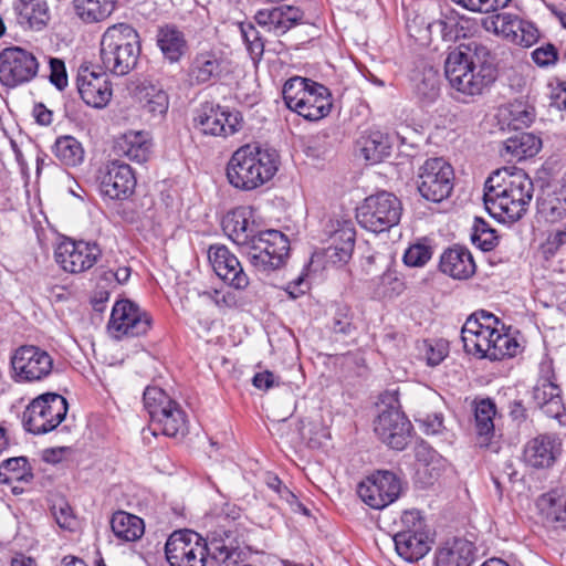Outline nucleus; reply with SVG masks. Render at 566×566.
Listing matches in <instances>:
<instances>
[{
    "label": "nucleus",
    "instance_id": "obj_13",
    "mask_svg": "<svg viewBox=\"0 0 566 566\" xmlns=\"http://www.w3.org/2000/svg\"><path fill=\"white\" fill-rule=\"evenodd\" d=\"M243 125L240 112L229 111L212 103L201 104L195 112L193 126L203 135L230 136Z\"/></svg>",
    "mask_w": 566,
    "mask_h": 566
},
{
    "label": "nucleus",
    "instance_id": "obj_48",
    "mask_svg": "<svg viewBox=\"0 0 566 566\" xmlns=\"http://www.w3.org/2000/svg\"><path fill=\"white\" fill-rule=\"evenodd\" d=\"M471 239L483 251L493 250L499 241L495 230L481 218L474 220Z\"/></svg>",
    "mask_w": 566,
    "mask_h": 566
},
{
    "label": "nucleus",
    "instance_id": "obj_30",
    "mask_svg": "<svg viewBox=\"0 0 566 566\" xmlns=\"http://www.w3.org/2000/svg\"><path fill=\"white\" fill-rule=\"evenodd\" d=\"M543 523L553 530H566V492L552 490L543 494L538 501Z\"/></svg>",
    "mask_w": 566,
    "mask_h": 566
},
{
    "label": "nucleus",
    "instance_id": "obj_61",
    "mask_svg": "<svg viewBox=\"0 0 566 566\" xmlns=\"http://www.w3.org/2000/svg\"><path fill=\"white\" fill-rule=\"evenodd\" d=\"M208 552H211L213 558L226 562L233 555V547L228 546L223 539L213 537L208 546Z\"/></svg>",
    "mask_w": 566,
    "mask_h": 566
},
{
    "label": "nucleus",
    "instance_id": "obj_8",
    "mask_svg": "<svg viewBox=\"0 0 566 566\" xmlns=\"http://www.w3.org/2000/svg\"><path fill=\"white\" fill-rule=\"evenodd\" d=\"M12 377L17 382H36L54 371V359L43 348L34 345L18 347L10 359Z\"/></svg>",
    "mask_w": 566,
    "mask_h": 566
},
{
    "label": "nucleus",
    "instance_id": "obj_1",
    "mask_svg": "<svg viewBox=\"0 0 566 566\" xmlns=\"http://www.w3.org/2000/svg\"><path fill=\"white\" fill-rule=\"evenodd\" d=\"M444 74L452 88L465 96H478L495 82L497 70L489 48L470 40L449 52Z\"/></svg>",
    "mask_w": 566,
    "mask_h": 566
},
{
    "label": "nucleus",
    "instance_id": "obj_64",
    "mask_svg": "<svg viewBox=\"0 0 566 566\" xmlns=\"http://www.w3.org/2000/svg\"><path fill=\"white\" fill-rule=\"evenodd\" d=\"M470 317H475L482 328L488 326V329H497V326L501 324L500 319L494 314L486 311L473 313Z\"/></svg>",
    "mask_w": 566,
    "mask_h": 566
},
{
    "label": "nucleus",
    "instance_id": "obj_41",
    "mask_svg": "<svg viewBox=\"0 0 566 566\" xmlns=\"http://www.w3.org/2000/svg\"><path fill=\"white\" fill-rule=\"evenodd\" d=\"M114 535L123 542H135L145 532L144 521L137 515L125 511L115 512L111 518Z\"/></svg>",
    "mask_w": 566,
    "mask_h": 566
},
{
    "label": "nucleus",
    "instance_id": "obj_16",
    "mask_svg": "<svg viewBox=\"0 0 566 566\" xmlns=\"http://www.w3.org/2000/svg\"><path fill=\"white\" fill-rule=\"evenodd\" d=\"M374 431L391 449L403 450L410 438L411 423L402 411L390 406L375 419Z\"/></svg>",
    "mask_w": 566,
    "mask_h": 566
},
{
    "label": "nucleus",
    "instance_id": "obj_21",
    "mask_svg": "<svg viewBox=\"0 0 566 566\" xmlns=\"http://www.w3.org/2000/svg\"><path fill=\"white\" fill-rule=\"evenodd\" d=\"M532 399L536 407L551 418H558L564 412L562 389L549 367H547L546 374L539 376L533 387Z\"/></svg>",
    "mask_w": 566,
    "mask_h": 566
},
{
    "label": "nucleus",
    "instance_id": "obj_18",
    "mask_svg": "<svg viewBox=\"0 0 566 566\" xmlns=\"http://www.w3.org/2000/svg\"><path fill=\"white\" fill-rule=\"evenodd\" d=\"M563 452L562 440L555 433H539L523 448V462L536 470L551 469Z\"/></svg>",
    "mask_w": 566,
    "mask_h": 566
},
{
    "label": "nucleus",
    "instance_id": "obj_52",
    "mask_svg": "<svg viewBox=\"0 0 566 566\" xmlns=\"http://www.w3.org/2000/svg\"><path fill=\"white\" fill-rule=\"evenodd\" d=\"M432 256V249L424 243L411 244L403 254V262L407 266L421 268Z\"/></svg>",
    "mask_w": 566,
    "mask_h": 566
},
{
    "label": "nucleus",
    "instance_id": "obj_35",
    "mask_svg": "<svg viewBox=\"0 0 566 566\" xmlns=\"http://www.w3.org/2000/svg\"><path fill=\"white\" fill-rule=\"evenodd\" d=\"M118 0H73L75 15L85 24L108 19L117 8Z\"/></svg>",
    "mask_w": 566,
    "mask_h": 566
},
{
    "label": "nucleus",
    "instance_id": "obj_26",
    "mask_svg": "<svg viewBox=\"0 0 566 566\" xmlns=\"http://www.w3.org/2000/svg\"><path fill=\"white\" fill-rule=\"evenodd\" d=\"M251 218L252 211L250 208L239 207L229 212L222 221L223 230L229 239L247 249L259 233Z\"/></svg>",
    "mask_w": 566,
    "mask_h": 566
},
{
    "label": "nucleus",
    "instance_id": "obj_56",
    "mask_svg": "<svg viewBox=\"0 0 566 566\" xmlns=\"http://www.w3.org/2000/svg\"><path fill=\"white\" fill-rule=\"evenodd\" d=\"M52 514L61 528L64 530H73L75 525V516L73 515L71 506L61 501L59 503H54L52 506Z\"/></svg>",
    "mask_w": 566,
    "mask_h": 566
},
{
    "label": "nucleus",
    "instance_id": "obj_22",
    "mask_svg": "<svg viewBox=\"0 0 566 566\" xmlns=\"http://www.w3.org/2000/svg\"><path fill=\"white\" fill-rule=\"evenodd\" d=\"M493 23L497 33L521 46L528 48L539 38L538 30L532 22L510 13L497 14Z\"/></svg>",
    "mask_w": 566,
    "mask_h": 566
},
{
    "label": "nucleus",
    "instance_id": "obj_53",
    "mask_svg": "<svg viewBox=\"0 0 566 566\" xmlns=\"http://www.w3.org/2000/svg\"><path fill=\"white\" fill-rule=\"evenodd\" d=\"M352 319L353 317L349 307L339 306L337 307L332 319L331 329L336 335L349 336L355 331V326Z\"/></svg>",
    "mask_w": 566,
    "mask_h": 566
},
{
    "label": "nucleus",
    "instance_id": "obj_3",
    "mask_svg": "<svg viewBox=\"0 0 566 566\" xmlns=\"http://www.w3.org/2000/svg\"><path fill=\"white\" fill-rule=\"evenodd\" d=\"M279 166L280 156L276 150L245 144L231 155L226 175L235 189L251 191L269 182Z\"/></svg>",
    "mask_w": 566,
    "mask_h": 566
},
{
    "label": "nucleus",
    "instance_id": "obj_46",
    "mask_svg": "<svg viewBox=\"0 0 566 566\" xmlns=\"http://www.w3.org/2000/svg\"><path fill=\"white\" fill-rule=\"evenodd\" d=\"M30 475L28 459L24 457L9 458L0 464V482L22 481Z\"/></svg>",
    "mask_w": 566,
    "mask_h": 566
},
{
    "label": "nucleus",
    "instance_id": "obj_62",
    "mask_svg": "<svg viewBox=\"0 0 566 566\" xmlns=\"http://www.w3.org/2000/svg\"><path fill=\"white\" fill-rule=\"evenodd\" d=\"M252 384L258 389L268 390L279 385V378L273 373L265 370L255 374Z\"/></svg>",
    "mask_w": 566,
    "mask_h": 566
},
{
    "label": "nucleus",
    "instance_id": "obj_31",
    "mask_svg": "<svg viewBox=\"0 0 566 566\" xmlns=\"http://www.w3.org/2000/svg\"><path fill=\"white\" fill-rule=\"evenodd\" d=\"M17 22L28 30L40 31L50 20V10L45 0H13Z\"/></svg>",
    "mask_w": 566,
    "mask_h": 566
},
{
    "label": "nucleus",
    "instance_id": "obj_9",
    "mask_svg": "<svg viewBox=\"0 0 566 566\" xmlns=\"http://www.w3.org/2000/svg\"><path fill=\"white\" fill-rule=\"evenodd\" d=\"M452 166L441 157L427 159L418 171V190L428 201L441 202L453 189Z\"/></svg>",
    "mask_w": 566,
    "mask_h": 566
},
{
    "label": "nucleus",
    "instance_id": "obj_5",
    "mask_svg": "<svg viewBox=\"0 0 566 566\" xmlns=\"http://www.w3.org/2000/svg\"><path fill=\"white\" fill-rule=\"evenodd\" d=\"M287 108L307 120H318L332 109L331 93L324 85L295 76L287 80L282 90Z\"/></svg>",
    "mask_w": 566,
    "mask_h": 566
},
{
    "label": "nucleus",
    "instance_id": "obj_55",
    "mask_svg": "<svg viewBox=\"0 0 566 566\" xmlns=\"http://www.w3.org/2000/svg\"><path fill=\"white\" fill-rule=\"evenodd\" d=\"M401 530L399 532L424 533L426 524L417 510L405 511L400 517Z\"/></svg>",
    "mask_w": 566,
    "mask_h": 566
},
{
    "label": "nucleus",
    "instance_id": "obj_43",
    "mask_svg": "<svg viewBox=\"0 0 566 566\" xmlns=\"http://www.w3.org/2000/svg\"><path fill=\"white\" fill-rule=\"evenodd\" d=\"M55 157L65 166L75 167L84 159V149L73 136H61L53 146Z\"/></svg>",
    "mask_w": 566,
    "mask_h": 566
},
{
    "label": "nucleus",
    "instance_id": "obj_32",
    "mask_svg": "<svg viewBox=\"0 0 566 566\" xmlns=\"http://www.w3.org/2000/svg\"><path fill=\"white\" fill-rule=\"evenodd\" d=\"M154 434H165L167 437L185 436L188 432L187 415L177 401L164 411L157 412V417L150 421Z\"/></svg>",
    "mask_w": 566,
    "mask_h": 566
},
{
    "label": "nucleus",
    "instance_id": "obj_23",
    "mask_svg": "<svg viewBox=\"0 0 566 566\" xmlns=\"http://www.w3.org/2000/svg\"><path fill=\"white\" fill-rule=\"evenodd\" d=\"M226 71V61L221 51L203 50L197 52L189 67L192 84L202 85L219 80Z\"/></svg>",
    "mask_w": 566,
    "mask_h": 566
},
{
    "label": "nucleus",
    "instance_id": "obj_29",
    "mask_svg": "<svg viewBox=\"0 0 566 566\" xmlns=\"http://www.w3.org/2000/svg\"><path fill=\"white\" fill-rule=\"evenodd\" d=\"M496 329L482 328L475 317H469L461 329V339L467 353L488 358Z\"/></svg>",
    "mask_w": 566,
    "mask_h": 566
},
{
    "label": "nucleus",
    "instance_id": "obj_36",
    "mask_svg": "<svg viewBox=\"0 0 566 566\" xmlns=\"http://www.w3.org/2000/svg\"><path fill=\"white\" fill-rule=\"evenodd\" d=\"M157 45L170 63L178 62L187 51L184 33L175 25H164L157 32Z\"/></svg>",
    "mask_w": 566,
    "mask_h": 566
},
{
    "label": "nucleus",
    "instance_id": "obj_58",
    "mask_svg": "<svg viewBox=\"0 0 566 566\" xmlns=\"http://www.w3.org/2000/svg\"><path fill=\"white\" fill-rule=\"evenodd\" d=\"M50 64V82L59 90L62 91L67 86V74L65 64L57 57H51Z\"/></svg>",
    "mask_w": 566,
    "mask_h": 566
},
{
    "label": "nucleus",
    "instance_id": "obj_47",
    "mask_svg": "<svg viewBox=\"0 0 566 566\" xmlns=\"http://www.w3.org/2000/svg\"><path fill=\"white\" fill-rule=\"evenodd\" d=\"M143 401L151 421L154 417H157V412H161L165 408L170 407L175 400L161 388L148 386L144 391Z\"/></svg>",
    "mask_w": 566,
    "mask_h": 566
},
{
    "label": "nucleus",
    "instance_id": "obj_11",
    "mask_svg": "<svg viewBox=\"0 0 566 566\" xmlns=\"http://www.w3.org/2000/svg\"><path fill=\"white\" fill-rule=\"evenodd\" d=\"M165 553L170 566H205L208 544L193 531H177L169 536Z\"/></svg>",
    "mask_w": 566,
    "mask_h": 566
},
{
    "label": "nucleus",
    "instance_id": "obj_14",
    "mask_svg": "<svg viewBox=\"0 0 566 566\" xmlns=\"http://www.w3.org/2000/svg\"><path fill=\"white\" fill-rule=\"evenodd\" d=\"M102 250L96 242L64 240L55 249L56 263L72 274L83 273L98 261Z\"/></svg>",
    "mask_w": 566,
    "mask_h": 566
},
{
    "label": "nucleus",
    "instance_id": "obj_40",
    "mask_svg": "<svg viewBox=\"0 0 566 566\" xmlns=\"http://www.w3.org/2000/svg\"><path fill=\"white\" fill-rule=\"evenodd\" d=\"M542 148V140L532 133H520L504 142L503 156L510 160H522L535 156Z\"/></svg>",
    "mask_w": 566,
    "mask_h": 566
},
{
    "label": "nucleus",
    "instance_id": "obj_7",
    "mask_svg": "<svg viewBox=\"0 0 566 566\" xmlns=\"http://www.w3.org/2000/svg\"><path fill=\"white\" fill-rule=\"evenodd\" d=\"M67 410L69 405L63 396L56 392L39 395L23 411V427L33 434H45L57 428Z\"/></svg>",
    "mask_w": 566,
    "mask_h": 566
},
{
    "label": "nucleus",
    "instance_id": "obj_25",
    "mask_svg": "<svg viewBox=\"0 0 566 566\" xmlns=\"http://www.w3.org/2000/svg\"><path fill=\"white\" fill-rule=\"evenodd\" d=\"M255 21L274 35H282L296 25L303 18L298 8L280 6L261 9L255 13Z\"/></svg>",
    "mask_w": 566,
    "mask_h": 566
},
{
    "label": "nucleus",
    "instance_id": "obj_28",
    "mask_svg": "<svg viewBox=\"0 0 566 566\" xmlns=\"http://www.w3.org/2000/svg\"><path fill=\"white\" fill-rule=\"evenodd\" d=\"M134 96L140 108L153 118H163L169 107V98L164 88L148 81L139 83Z\"/></svg>",
    "mask_w": 566,
    "mask_h": 566
},
{
    "label": "nucleus",
    "instance_id": "obj_15",
    "mask_svg": "<svg viewBox=\"0 0 566 566\" xmlns=\"http://www.w3.org/2000/svg\"><path fill=\"white\" fill-rule=\"evenodd\" d=\"M400 491V481L396 474L378 471L359 483L357 493L367 505L380 510L396 501Z\"/></svg>",
    "mask_w": 566,
    "mask_h": 566
},
{
    "label": "nucleus",
    "instance_id": "obj_27",
    "mask_svg": "<svg viewBox=\"0 0 566 566\" xmlns=\"http://www.w3.org/2000/svg\"><path fill=\"white\" fill-rule=\"evenodd\" d=\"M440 270L458 280H467L475 273V262L471 252L462 245L447 249L440 258Z\"/></svg>",
    "mask_w": 566,
    "mask_h": 566
},
{
    "label": "nucleus",
    "instance_id": "obj_57",
    "mask_svg": "<svg viewBox=\"0 0 566 566\" xmlns=\"http://www.w3.org/2000/svg\"><path fill=\"white\" fill-rule=\"evenodd\" d=\"M416 93L426 103L433 102L439 96L438 80L430 75L416 84Z\"/></svg>",
    "mask_w": 566,
    "mask_h": 566
},
{
    "label": "nucleus",
    "instance_id": "obj_39",
    "mask_svg": "<svg viewBox=\"0 0 566 566\" xmlns=\"http://www.w3.org/2000/svg\"><path fill=\"white\" fill-rule=\"evenodd\" d=\"M151 143L148 133L129 130L118 140V149L130 160L145 163L150 154Z\"/></svg>",
    "mask_w": 566,
    "mask_h": 566
},
{
    "label": "nucleus",
    "instance_id": "obj_37",
    "mask_svg": "<svg viewBox=\"0 0 566 566\" xmlns=\"http://www.w3.org/2000/svg\"><path fill=\"white\" fill-rule=\"evenodd\" d=\"M496 406L490 398L481 399L474 403V420L480 447H488L494 436V417Z\"/></svg>",
    "mask_w": 566,
    "mask_h": 566
},
{
    "label": "nucleus",
    "instance_id": "obj_24",
    "mask_svg": "<svg viewBox=\"0 0 566 566\" xmlns=\"http://www.w3.org/2000/svg\"><path fill=\"white\" fill-rule=\"evenodd\" d=\"M331 244L327 256L334 263H346L354 251L356 231L350 220H335L329 224Z\"/></svg>",
    "mask_w": 566,
    "mask_h": 566
},
{
    "label": "nucleus",
    "instance_id": "obj_34",
    "mask_svg": "<svg viewBox=\"0 0 566 566\" xmlns=\"http://www.w3.org/2000/svg\"><path fill=\"white\" fill-rule=\"evenodd\" d=\"M474 546L464 538H454L442 546L436 556V566H471Z\"/></svg>",
    "mask_w": 566,
    "mask_h": 566
},
{
    "label": "nucleus",
    "instance_id": "obj_12",
    "mask_svg": "<svg viewBox=\"0 0 566 566\" xmlns=\"http://www.w3.org/2000/svg\"><path fill=\"white\" fill-rule=\"evenodd\" d=\"M39 72L35 55L20 46L6 48L0 53V82L17 87L32 81Z\"/></svg>",
    "mask_w": 566,
    "mask_h": 566
},
{
    "label": "nucleus",
    "instance_id": "obj_59",
    "mask_svg": "<svg viewBox=\"0 0 566 566\" xmlns=\"http://www.w3.org/2000/svg\"><path fill=\"white\" fill-rule=\"evenodd\" d=\"M533 61L541 67H546L549 65H554L558 57L557 49L547 43L542 45L533 51L532 53Z\"/></svg>",
    "mask_w": 566,
    "mask_h": 566
},
{
    "label": "nucleus",
    "instance_id": "obj_19",
    "mask_svg": "<svg viewBox=\"0 0 566 566\" xmlns=\"http://www.w3.org/2000/svg\"><path fill=\"white\" fill-rule=\"evenodd\" d=\"M208 259L214 273L234 290H245L250 280L239 259L226 245L213 244L208 250Z\"/></svg>",
    "mask_w": 566,
    "mask_h": 566
},
{
    "label": "nucleus",
    "instance_id": "obj_42",
    "mask_svg": "<svg viewBox=\"0 0 566 566\" xmlns=\"http://www.w3.org/2000/svg\"><path fill=\"white\" fill-rule=\"evenodd\" d=\"M415 457L418 463L417 473L428 474V483H432L440 475L443 459L427 443H418L415 448Z\"/></svg>",
    "mask_w": 566,
    "mask_h": 566
},
{
    "label": "nucleus",
    "instance_id": "obj_33",
    "mask_svg": "<svg viewBox=\"0 0 566 566\" xmlns=\"http://www.w3.org/2000/svg\"><path fill=\"white\" fill-rule=\"evenodd\" d=\"M392 539L397 554L410 563L421 559L431 548L428 532L413 534L397 532Z\"/></svg>",
    "mask_w": 566,
    "mask_h": 566
},
{
    "label": "nucleus",
    "instance_id": "obj_51",
    "mask_svg": "<svg viewBox=\"0 0 566 566\" xmlns=\"http://www.w3.org/2000/svg\"><path fill=\"white\" fill-rule=\"evenodd\" d=\"M249 261L254 270L262 274H270L271 272L280 269L287 258H282V254L272 256L271 254L255 252H247Z\"/></svg>",
    "mask_w": 566,
    "mask_h": 566
},
{
    "label": "nucleus",
    "instance_id": "obj_50",
    "mask_svg": "<svg viewBox=\"0 0 566 566\" xmlns=\"http://www.w3.org/2000/svg\"><path fill=\"white\" fill-rule=\"evenodd\" d=\"M510 125L514 129L528 127L535 119V108L526 102L515 101L509 107Z\"/></svg>",
    "mask_w": 566,
    "mask_h": 566
},
{
    "label": "nucleus",
    "instance_id": "obj_38",
    "mask_svg": "<svg viewBox=\"0 0 566 566\" xmlns=\"http://www.w3.org/2000/svg\"><path fill=\"white\" fill-rule=\"evenodd\" d=\"M290 251V242L287 237L279 230H265L258 233V237L248 248V252L256 254L266 253L272 256L282 254L287 258Z\"/></svg>",
    "mask_w": 566,
    "mask_h": 566
},
{
    "label": "nucleus",
    "instance_id": "obj_63",
    "mask_svg": "<svg viewBox=\"0 0 566 566\" xmlns=\"http://www.w3.org/2000/svg\"><path fill=\"white\" fill-rule=\"evenodd\" d=\"M307 289L308 284L305 281L304 275L301 274L295 280L289 282L284 290L291 298L295 300L303 295Z\"/></svg>",
    "mask_w": 566,
    "mask_h": 566
},
{
    "label": "nucleus",
    "instance_id": "obj_49",
    "mask_svg": "<svg viewBox=\"0 0 566 566\" xmlns=\"http://www.w3.org/2000/svg\"><path fill=\"white\" fill-rule=\"evenodd\" d=\"M420 354L428 366H438L449 354V344L444 339H424L419 346Z\"/></svg>",
    "mask_w": 566,
    "mask_h": 566
},
{
    "label": "nucleus",
    "instance_id": "obj_44",
    "mask_svg": "<svg viewBox=\"0 0 566 566\" xmlns=\"http://www.w3.org/2000/svg\"><path fill=\"white\" fill-rule=\"evenodd\" d=\"M361 153L366 160L378 163L390 154V140L381 132H370L361 138Z\"/></svg>",
    "mask_w": 566,
    "mask_h": 566
},
{
    "label": "nucleus",
    "instance_id": "obj_54",
    "mask_svg": "<svg viewBox=\"0 0 566 566\" xmlns=\"http://www.w3.org/2000/svg\"><path fill=\"white\" fill-rule=\"evenodd\" d=\"M473 12L489 13L505 8L510 0H452Z\"/></svg>",
    "mask_w": 566,
    "mask_h": 566
},
{
    "label": "nucleus",
    "instance_id": "obj_4",
    "mask_svg": "<svg viewBox=\"0 0 566 566\" xmlns=\"http://www.w3.org/2000/svg\"><path fill=\"white\" fill-rule=\"evenodd\" d=\"M140 43L137 31L127 23L108 27L102 35L99 59L106 72L128 74L137 64Z\"/></svg>",
    "mask_w": 566,
    "mask_h": 566
},
{
    "label": "nucleus",
    "instance_id": "obj_17",
    "mask_svg": "<svg viewBox=\"0 0 566 566\" xmlns=\"http://www.w3.org/2000/svg\"><path fill=\"white\" fill-rule=\"evenodd\" d=\"M99 191L113 200L127 199L135 190L136 178L129 165L111 161L98 172Z\"/></svg>",
    "mask_w": 566,
    "mask_h": 566
},
{
    "label": "nucleus",
    "instance_id": "obj_10",
    "mask_svg": "<svg viewBox=\"0 0 566 566\" xmlns=\"http://www.w3.org/2000/svg\"><path fill=\"white\" fill-rule=\"evenodd\" d=\"M153 325L151 316L129 300L117 301L107 325L109 334L116 338L146 335Z\"/></svg>",
    "mask_w": 566,
    "mask_h": 566
},
{
    "label": "nucleus",
    "instance_id": "obj_20",
    "mask_svg": "<svg viewBox=\"0 0 566 566\" xmlns=\"http://www.w3.org/2000/svg\"><path fill=\"white\" fill-rule=\"evenodd\" d=\"M77 90L82 99L92 107H105L112 97V88L105 73L90 67H81L76 78Z\"/></svg>",
    "mask_w": 566,
    "mask_h": 566
},
{
    "label": "nucleus",
    "instance_id": "obj_60",
    "mask_svg": "<svg viewBox=\"0 0 566 566\" xmlns=\"http://www.w3.org/2000/svg\"><path fill=\"white\" fill-rule=\"evenodd\" d=\"M241 34L251 54L258 56L263 53V43L252 24L241 25Z\"/></svg>",
    "mask_w": 566,
    "mask_h": 566
},
{
    "label": "nucleus",
    "instance_id": "obj_2",
    "mask_svg": "<svg viewBox=\"0 0 566 566\" xmlns=\"http://www.w3.org/2000/svg\"><path fill=\"white\" fill-rule=\"evenodd\" d=\"M533 193V181L524 170L505 167L486 179L483 201L493 218L513 223L526 213Z\"/></svg>",
    "mask_w": 566,
    "mask_h": 566
},
{
    "label": "nucleus",
    "instance_id": "obj_6",
    "mask_svg": "<svg viewBox=\"0 0 566 566\" xmlns=\"http://www.w3.org/2000/svg\"><path fill=\"white\" fill-rule=\"evenodd\" d=\"M402 214L401 201L391 192L368 196L357 208L356 219L366 230L380 233L397 226Z\"/></svg>",
    "mask_w": 566,
    "mask_h": 566
},
{
    "label": "nucleus",
    "instance_id": "obj_45",
    "mask_svg": "<svg viewBox=\"0 0 566 566\" xmlns=\"http://www.w3.org/2000/svg\"><path fill=\"white\" fill-rule=\"evenodd\" d=\"M488 358L502 360L505 357H514L520 352V344L512 335L502 333L499 328L494 334Z\"/></svg>",
    "mask_w": 566,
    "mask_h": 566
}]
</instances>
